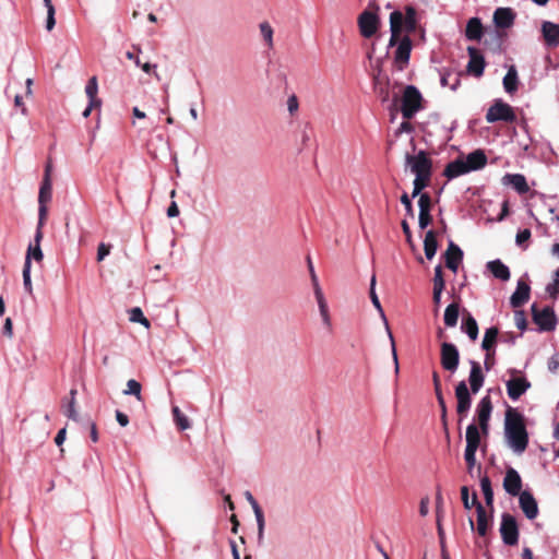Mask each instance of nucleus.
I'll use <instances>...</instances> for the list:
<instances>
[{
    "label": "nucleus",
    "mask_w": 559,
    "mask_h": 559,
    "mask_svg": "<svg viewBox=\"0 0 559 559\" xmlns=\"http://www.w3.org/2000/svg\"><path fill=\"white\" fill-rule=\"evenodd\" d=\"M504 436L509 447L518 454L528 445V432L524 416L515 408L508 407L504 417Z\"/></svg>",
    "instance_id": "f257e3e1"
},
{
    "label": "nucleus",
    "mask_w": 559,
    "mask_h": 559,
    "mask_svg": "<svg viewBox=\"0 0 559 559\" xmlns=\"http://www.w3.org/2000/svg\"><path fill=\"white\" fill-rule=\"evenodd\" d=\"M404 10V13L395 10L390 14L389 47L397 44L403 32L409 36L418 29L417 10L413 5H406Z\"/></svg>",
    "instance_id": "f03ea898"
},
{
    "label": "nucleus",
    "mask_w": 559,
    "mask_h": 559,
    "mask_svg": "<svg viewBox=\"0 0 559 559\" xmlns=\"http://www.w3.org/2000/svg\"><path fill=\"white\" fill-rule=\"evenodd\" d=\"M379 10V4L376 1H371L369 2L367 9L359 14L357 24L362 37L371 38L379 31L381 24Z\"/></svg>",
    "instance_id": "7ed1b4c3"
},
{
    "label": "nucleus",
    "mask_w": 559,
    "mask_h": 559,
    "mask_svg": "<svg viewBox=\"0 0 559 559\" xmlns=\"http://www.w3.org/2000/svg\"><path fill=\"white\" fill-rule=\"evenodd\" d=\"M402 116L406 120H411L421 108L423 97L420 92L414 85H407L403 92L402 98Z\"/></svg>",
    "instance_id": "20e7f679"
},
{
    "label": "nucleus",
    "mask_w": 559,
    "mask_h": 559,
    "mask_svg": "<svg viewBox=\"0 0 559 559\" xmlns=\"http://www.w3.org/2000/svg\"><path fill=\"white\" fill-rule=\"evenodd\" d=\"M515 120L516 116L513 108L501 99H496L486 114V121L489 123L497 121L514 122Z\"/></svg>",
    "instance_id": "39448f33"
},
{
    "label": "nucleus",
    "mask_w": 559,
    "mask_h": 559,
    "mask_svg": "<svg viewBox=\"0 0 559 559\" xmlns=\"http://www.w3.org/2000/svg\"><path fill=\"white\" fill-rule=\"evenodd\" d=\"M440 364L442 368L451 373L457 370L460 364V352L457 347L449 342H443L440 346Z\"/></svg>",
    "instance_id": "423d86ee"
},
{
    "label": "nucleus",
    "mask_w": 559,
    "mask_h": 559,
    "mask_svg": "<svg viewBox=\"0 0 559 559\" xmlns=\"http://www.w3.org/2000/svg\"><path fill=\"white\" fill-rule=\"evenodd\" d=\"M405 159L415 175L431 176L432 160L425 151H419L416 155L406 154Z\"/></svg>",
    "instance_id": "0eeeda50"
},
{
    "label": "nucleus",
    "mask_w": 559,
    "mask_h": 559,
    "mask_svg": "<svg viewBox=\"0 0 559 559\" xmlns=\"http://www.w3.org/2000/svg\"><path fill=\"white\" fill-rule=\"evenodd\" d=\"M456 413L459 415V424L467 416L472 405V392L465 381H460L455 386Z\"/></svg>",
    "instance_id": "6e6552de"
},
{
    "label": "nucleus",
    "mask_w": 559,
    "mask_h": 559,
    "mask_svg": "<svg viewBox=\"0 0 559 559\" xmlns=\"http://www.w3.org/2000/svg\"><path fill=\"white\" fill-rule=\"evenodd\" d=\"M500 534L503 543L509 546H514L519 542V527L516 520L509 513H503L501 516Z\"/></svg>",
    "instance_id": "1a4fd4ad"
},
{
    "label": "nucleus",
    "mask_w": 559,
    "mask_h": 559,
    "mask_svg": "<svg viewBox=\"0 0 559 559\" xmlns=\"http://www.w3.org/2000/svg\"><path fill=\"white\" fill-rule=\"evenodd\" d=\"M532 317L542 331L555 330L557 320L552 308L545 307L543 310H539L534 304L532 306Z\"/></svg>",
    "instance_id": "9d476101"
},
{
    "label": "nucleus",
    "mask_w": 559,
    "mask_h": 559,
    "mask_svg": "<svg viewBox=\"0 0 559 559\" xmlns=\"http://www.w3.org/2000/svg\"><path fill=\"white\" fill-rule=\"evenodd\" d=\"M396 50L394 52V62L397 64L399 70H403L409 61L412 51V39L408 35L400 36V40L395 45Z\"/></svg>",
    "instance_id": "9b49d317"
},
{
    "label": "nucleus",
    "mask_w": 559,
    "mask_h": 559,
    "mask_svg": "<svg viewBox=\"0 0 559 559\" xmlns=\"http://www.w3.org/2000/svg\"><path fill=\"white\" fill-rule=\"evenodd\" d=\"M467 53L469 57V61L467 63V71L475 75L476 78H479L483 75L486 61L484 56L480 53V51L475 47H467Z\"/></svg>",
    "instance_id": "f8f14e48"
},
{
    "label": "nucleus",
    "mask_w": 559,
    "mask_h": 559,
    "mask_svg": "<svg viewBox=\"0 0 559 559\" xmlns=\"http://www.w3.org/2000/svg\"><path fill=\"white\" fill-rule=\"evenodd\" d=\"M491 412H492L491 399L489 395H486L479 401L477 408H476L479 428L481 429L483 433H485V435L488 432V424H489Z\"/></svg>",
    "instance_id": "ddd939ff"
},
{
    "label": "nucleus",
    "mask_w": 559,
    "mask_h": 559,
    "mask_svg": "<svg viewBox=\"0 0 559 559\" xmlns=\"http://www.w3.org/2000/svg\"><path fill=\"white\" fill-rule=\"evenodd\" d=\"M530 388L531 382L524 377H515L507 381V392L513 401L519 400Z\"/></svg>",
    "instance_id": "4468645a"
},
{
    "label": "nucleus",
    "mask_w": 559,
    "mask_h": 559,
    "mask_svg": "<svg viewBox=\"0 0 559 559\" xmlns=\"http://www.w3.org/2000/svg\"><path fill=\"white\" fill-rule=\"evenodd\" d=\"M503 488L509 495L513 497L520 496L522 492V478L520 474L512 467H509L506 472V476L503 478Z\"/></svg>",
    "instance_id": "2eb2a0df"
},
{
    "label": "nucleus",
    "mask_w": 559,
    "mask_h": 559,
    "mask_svg": "<svg viewBox=\"0 0 559 559\" xmlns=\"http://www.w3.org/2000/svg\"><path fill=\"white\" fill-rule=\"evenodd\" d=\"M520 508L522 509L525 516L530 520H534L538 515L537 501L533 493L524 490L519 496Z\"/></svg>",
    "instance_id": "dca6fc26"
},
{
    "label": "nucleus",
    "mask_w": 559,
    "mask_h": 559,
    "mask_svg": "<svg viewBox=\"0 0 559 559\" xmlns=\"http://www.w3.org/2000/svg\"><path fill=\"white\" fill-rule=\"evenodd\" d=\"M445 266L456 273L460 263L463 260V251L453 241H450L447 251L443 254Z\"/></svg>",
    "instance_id": "f3484780"
},
{
    "label": "nucleus",
    "mask_w": 559,
    "mask_h": 559,
    "mask_svg": "<svg viewBox=\"0 0 559 559\" xmlns=\"http://www.w3.org/2000/svg\"><path fill=\"white\" fill-rule=\"evenodd\" d=\"M471 372L468 377L469 390L473 394L479 392L481 386L484 385L485 374L483 372L481 366L478 361L471 360Z\"/></svg>",
    "instance_id": "a211bd4d"
},
{
    "label": "nucleus",
    "mask_w": 559,
    "mask_h": 559,
    "mask_svg": "<svg viewBox=\"0 0 559 559\" xmlns=\"http://www.w3.org/2000/svg\"><path fill=\"white\" fill-rule=\"evenodd\" d=\"M531 296V287L523 280L518 282V286L515 292L512 294L510 298V304L513 308H520L524 304H526Z\"/></svg>",
    "instance_id": "6ab92c4d"
},
{
    "label": "nucleus",
    "mask_w": 559,
    "mask_h": 559,
    "mask_svg": "<svg viewBox=\"0 0 559 559\" xmlns=\"http://www.w3.org/2000/svg\"><path fill=\"white\" fill-rule=\"evenodd\" d=\"M472 504H475L477 513V533L485 536L488 531V516L484 506L478 501L476 492L472 496Z\"/></svg>",
    "instance_id": "aec40b11"
},
{
    "label": "nucleus",
    "mask_w": 559,
    "mask_h": 559,
    "mask_svg": "<svg viewBox=\"0 0 559 559\" xmlns=\"http://www.w3.org/2000/svg\"><path fill=\"white\" fill-rule=\"evenodd\" d=\"M515 14L510 8H498L493 13V22L499 28H509L513 25Z\"/></svg>",
    "instance_id": "412c9836"
},
{
    "label": "nucleus",
    "mask_w": 559,
    "mask_h": 559,
    "mask_svg": "<svg viewBox=\"0 0 559 559\" xmlns=\"http://www.w3.org/2000/svg\"><path fill=\"white\" fill-rule=\"evenodd\" d=\"M542 33L548 46L559 45V25L549 21H545L542 25Z\"/></svg>",
    "instance_id": "4be33fe9"
},
{
    "label": "nucleus",
    "mask_w": 559,
    "mask_h": 559,
    "mask_svg": "<svg viewBox=\"0 0 559 559\" xmlns=\"http://www.w3.org/2000/svg\"><path fill=\"white\" fill-rule=\"evenodd\" d=\"M502 180L504 185H511L521 194L530 190L526 178L521 174H507Z\"/></svg>",
    "instance_id": "5701e85b"
},
{
    "label": "nucleus",
    "mask_w": 559,
    "mask_h": 559,
    "mask_svg": "<svg viewBox=\"0 0 559 559\" xmlns=\"http://www.w3.org/2000/svg\"><path fill=\"white\" fill-rule=\"evenodd\" d=\"M245 497L248 500V502L251 504V507L254 511V515H255L257 523H258V535H259V538L261 539L263 537L264 523H265L263 511L250 491H246Z\"/></svg>",
    "instance_id": "b1692460"
},
{
    "label": "nucleus",
    "mask_w": 559,
    "mask_h": 559,
    "mask_svg": "<svg viewBox=\"0 0 559 559\" xmlns=\"http://www.w3.org/2000/svg\"><path fill=\"white\" fill-rule=\"evenodd\" d=\"M467 173H469V170L465 162L462 159H455L447 165L443 175L449 179H453Z\"/></svg>",
    "instance_id": "393cba45"
},
{
    "label": "nucleus",
    "mask_w": 559,
    "mask_h": 559,
    "mask_svg": "<svg viewBox=\"0 0 559 559\" xmlns=\"http://www.w3.org/2000/svg\"><path fill=\"white\" fill-rule=\"evenodd\" d=\"M484 27L480 19L472 17L468 20L465 28V36L469 40H480Z\"/></svg>",
    "instance_id": "a878e982"
},
{
    "label": "nucleus",
    "mask_w": 559,
    "mask_h": 559,
    "mask_svg": "<svg viewBox=\"0 0 559 559\" xmlns=\"http://www.w3.org/2000/svg\"><path fill=\"white\" fill-rule=\"evenodd\" d=\"M468 170H477L483 168L487 164V156L481 150H476L469 153L464 160Z\"/></svg>",
    "instance_id": "bb28decb"
},
{
    "label": "nucleus",
    "mask_w": 559,
    "mask_h": 559,
    "mask_svg": "<svg viewBox=\"0 0 559 559\" xmlns=\"http://www.w3.org/2000/svg\"><path fill=\"white\" fill-rule=\"evenodd\" d=\"M487 269L498 280H501L504 282L510 280V276H511L510 270L500 260H493V261L488 262Z\"/></svg>",
    "instance_id": "cd10ccee"
},
{
    "label": "nucleus",
    "mask_w": 559,
    "mask_h": 559,
    "mask_svg": "<svg viewBox=\"0 0 559 559\" xmlns=\"http://www.w3.org/2000/svg\"><path fill=\"white\" fill-rule=\"evenodd\" d=\"M43 230H36L35 234V245H29L26 253L25 261L31 262V259L36 260L37 262H40L44 258L43 251L40 249V241L43 239Z\"/></svg>",
    "instance_id": "c85d7f7f"
},
{
    "label": "nucleus",
    "mask_w": 559,
    "mask_h": 559,
    "mask_svg": "<svg viewBox=\"0 0 559 559\" xmlns=\"http://www.w3.org/2000/svg\"><path fill=\"white\" fill-rule=\"evenodd\" d=\"M462 331L468 335L472 341H476L478 336V324L474 317L469 312H465L462 326Z\"/></svg>",
    "instance_id": "c756f323"
},
{
    "label": "nucleus",
    "mask_w": 559,
    "mask_h": 559,
    "mask_svg": "<svg viewBox=\"0 0 559 559\" xmlns=\"http://www.w3.org/2000/svg\"><path fill=\"white\" fill-rule=\"evenodd\" d=\"M438 249L437 234L433 230H428L424 239V251L428 260H431Z\"/></svg>",
    "instance_id": "7c9ffc66"
},
{
    "label": "nucleus",
    "mask_w": 559,
    "mask_h": 559,
    "mask_svg": "<svg viewBox=\"0 0 559 559\" xmlns=\"http://www.w3.org/2000/svg\"><path fill=\"white\" fill-rule=\"evenodd\" d=\"M519 78L514 66H511L503 78V87L508 94H513L518 91Z\"/></svg>",
    "instance_id": "2f4dec72"
},
{
    "label": "nucleus",
    "mask_w": 559,
    "mask_h": 559,
    "mask_svg": "<svg viewBox=\"0 0 559 559\" xmlns=\"http://www.w3.org/2000/svg\"><path fill=\"white\" fill-rule=\"evenodd\" d=\"M480 443L479 429L475 424H471L466 428V448L467 450L478 449Z\"/></svg>",
    "instance_id": "473e14b6"
},
{
    "label": "nucleus",
    "mask_w": 559,
    "mask_h": 559,
    "mask_svg": "<svg viewBox=\"0 0 559 559\" xmlns=\"http://www.w3.org/2000/svg\"><path fill=\"white\" fill-rule=\"evenodd\" d=\"M314 296H316V299H317V302L319 306V310H320V314L322 317L323 323L330 328L331 326V318H330L328 304L325 301L322 289L318 288L317 290H314Z\"/></svg>",
    "instance_id": "72a5a7b5"
},
{
    "label": "nucleus",
    "mask_w": 559,
    "mask_h": 559,
    "mask_svg": "<svg viewBox=\"0 0 559 559\" xmlns=\"http://www.w3.org/2000/svg\"><path fill=\"white\" fill-rule=\"evenodd\" d=\"M76 393H78L76 389H72L70 391V400L69 401L63 400L62 401V405H61L63 414L68 418L73 419V420L78 419V413L75 411V396H76Z\"/></svg>",
    "instance_id": "f704fd0d"
},
{
    "label": "nucleus",
    "mask_w": 559,
    "mask_h": 559,
    "mask_svg": "<svg viewBox=\"0 0 559 559\" xmlns=\"http://www.w3.org/2000/svg\"><path fill=\"white\" fill-rule=\"evenodd\" d=\"M460 314V306L457 302L450 304L444 311V324L449 328H453L457 323Z\"/></svg>",
    "instance_id": "c9c22d12"
},
{
    "label": "nucleus",
    "mask_w": 559,
    "mask_h": 559,
    "mask_svg": "<svg viewBox=\"0 0 559 559\" xmlns=\"http://www.w3.org/2000/svg\"><path fill=\"white\" fill-rule=\"evenodd\" d=\"M499 334V330L496 326H491L486 330L483 342H481V348L486 352H490L493 346L496 345L497 337Z\"/></svg>",
    "instance_id": "e433bc0d"
},
{
    "label": "nucleus",
    "mask_w": 559,
    "mask_h": 559,
    "mask_svg": "<svg viewBox=\"0 0 559 559\" xmlns=\"http://www.w3.org/2000/svg\"><path fill=\"white\" fill-rule=\"evenodd\" d=\"M51 178H44L40 185L38 203H48L51 200Z\"/></svg>",
    "instance_id": "4c0bfd02"
},
{
    "label": "nucleus",
    "mask_w": 559,
    "mask_h": 559,
    "mask_svg": "<svg viewBox=\"0 0 559 559\" xmlns=\"http://www.w3.org/2000/svg\"><path fill=\"white\" fill-rule=\"evenodd\" d=\"M85 93L88 97V102L102 104V99L97 97L98 82L96 76H92L85 86Z\"/></svg>",
    "instance_id": "58836bf2"
},
{
    "label": "nucleus",
    "mask_w": 559,
    "mask_h": 559,
    "mask_svg": "<svg viewBox=\"0 0 559 559\" xmlns=\"http://www.w3.org/2000/svg\"><path fill=\"white\" fill-rule=\"evenodd\" d=\"M480 487H481V491H483L484 497H485L486 504L488 507L492 508L493 490H492V487H491L490 478L488 476L481 477V479H480Z\"/></svg>",
    "instance_id": "ea45409f"
},
{
    "label": "nucleus",
    "mask_w": 559,
    "mask_h": 559,
    "mask_svg": "<svg viewBox=\"0 0 559 559\" xmlns=\"http://www.w3.org/2000/svg\"><path fill=\"white\" fill-rule=\"evenodd\" d=\"M441 85L442 86H449L451 90H456L457 86L460 85L461 83V80H460V74L457 73H452V72H449V71H444L442 74H441Z\"/></svg>",
    "instance_id": "a19ab883"
},
{
    "label": "nucleus",
    "mask_w": 559,
    "mask_h": 559,
    "mask_svg": "<svg viewBox=\"0 0 559 559\" xmlns=\"http://www.w3.org/2000/svg\"><path fill=\"white\" fill-rule=\"evenodd\" d=\"M173 416L179 430H186L190 428L189 419L182 414L178 406L173 407Z\"/></svg>",
    "instance_id": "79ce46f5"
},
{
    "label": "nucleus",
    "mask_w": 559,
    "mask_h": 559,
    "mask_svg": "<svg viewBox=\"0 0 559 559\" xmlns=\"http://www.w3.org/2000/svg\"><path fill=\"white\" fill-rule=\"evenodd\" d=\"M141 390H142V385L140 382H138L136 380L134 379H130L128 382H127V389L123 391V394H130V395H134L136 397L138 401L142 402L143 401V397H142V393H141Z\"/></svg>",
    "instance_id": "37998d69"
},
{
    "label": "nucleus",
    "mask_w": 559,
    "mask_h": 559,
    "mask_svg": "<svg viewBox=\"0 0 559 559\" xmlns=\"http://www.w3.org/2000/svg\"><path fill=\"white\" fill-rule=\"evenodd\" d=\"M415 180H414V189H413V193H412V197L415 198L417 197L418 194H421V190H424L430 182V178L431 176H424V175H415Z\"/></svg>",
    "instance_id": "c03bdc74"
},
{
    "label": "nucleus",
    "mask_w": 559,
    "mask_h": 559,
    "mask_svg": "<svg viewBox=\"0 0 559 559\" xmlns=\"http://www.w3.org/2000/svg\"><path fill=\"white\" fill-rule=\"evenodd\" d=\"M43 1L45 3V7L47 8L46 29L48 32H50V31H52V28L55 27V24H56V20H55L56 10L52 4V0H43Z\"/></svg>",
    "instance_id": "a18cd8bd"
},
{
    "label": "nucleus",
    "mask_w": 559,
    "mask_h": 559,
    "mask_svg": "<svg viewBox=\"0 0 559 559\" xmlns=\"http://www.w3.org/2000/svg\"><path fill=\"white\" fill-rule=\"evenodd\" d=\"M261 35L269 48H273V28L269 22H262L259 25Z\"/></svg>",
    "instance_id": "49530a36"
},
{
    "label": "nucleus",
    "mask_w": 559,
    "mask_h": 559,
    "mask_svg": "<svg viewBox=\"0 0 559 559\" xmlns=\"http://www.w3.org/2000/svg\"><path fill=\"white\" fill-rule=\"evenodd\" d=\"M374 286H376V275H372L371 277V281H370V299L373 304V306L377 308V310L379 311L380 316L385 320V314H384V311L382 309V306L380 304V300L376 294V289H374Z\"/></svg>",
    "instance_id": "de8ad7c7"
},
{
    "label": "nucleus",
    "mask_w": 559,
    "mask_h": 559,
    "mask_svg": "<svg viewBox=\"0 0 559 559\" xmlns=\"http://www.w3.org/2000/svg\"><path fill=\"white\" fill-rule=\"evenodd\" d=\"M546 293L552 298L557 299L559 296V267L555 272V278L546 286Z\"/></svg>",
    "instance_id": "09e8293b"
},
{
    "label": "nucleus",
    "mask_w": 559,
    "mask_h": 559,
    "mask_svg": "<svg viewBox=\"0 0 559 559\" xmlns=\"http://www.w3.org/2000/svg\"><path fill=\"white\" fill-rule=\"evenodd\" d=\"M130 320L132 322H138L144 325L145 328L150 326V321L144 317L143 311L139 308H132L130 311Z\"/></svg>",
    "instance_id": "8fccbe9b"
},
{
    "label": "nucleus",
    "mask_w": 559,
    "mask_h": 559,
    "mask_svg": "<svg viewBox=\"0 0 559 559\" xmlns=\"http://www.w3.org/2000/svg\"><path fill=\"white\" fill-rule=\"evenodd\" d=\"M432 282H433V288L444 289L445 282H444L443 270H442L441 265H437L435 267V276H433Z\"/></svg>",
    "instance_id": "3c124183"
},
{
    "label": "nucleus",
    "mask_w": 559,
    "mask_h": 559,
    "mask_svg": "<svg viewBox=\"0 0 559 559\" xmlns=\"http://www.w3.org/2000/svg\"><path fill=\"white\" fill-rule=\"evenodd\" d=\"M437 397V401H438V404L440 406V409H441V421H442V425L445 429V431H448V419H447V405H445V402H444V397H443V394H437L436 395ZM449 432H447L448 435Z\"/></svg>",
    "instance_id": "603ef678"
},
{
    "label": "nucleus",
    "mask_w": 559,
    "mask_h": 559,
    "mask_svg": "<svg viewBox=\"0 0 559 559\" xmlns=\"http://www.w3.org/2000/svg\"><path fill=\"white\" fill-rule=\"evenodd\" d=\"M23 282L24 287L28 293H32V282H31V262L25 261L24 267H23Z\"/></svg>",
    "instance_id": "864d4df0"
},
{
    "label": "nucleus",
    "mask_w": 559,
    "mask_h": 559,
    "mask_svg": "<svg viewBox=\"0 0 559 559\" xmlns=\"http://www.w3.org/2000/svg\"><path fill=\"white\" fill-rule=\"evenodd\" d=\"M419 211L430 212L432 203L428 193H421L418 200Z\"/></svg>",
    "instance_id": "5fc2aeb1"
},
{
    "label": "nucleus",
    "mask_w": 559,
    "mask_h": 559,
    "mask_svg": "<svg viewBox=\"0 0 559 559\" xmlns=\"http://www.w3.org/2000/svg\"><path fill=\"white\" fill-rule=\"evenodd\" d=\"M514 322L518 329L521 331L526 329L527 321L523 310H515L514 312Z\"/></svg>",
    "instance_id": "6e6d98bb"
},
{
    "label": "nucleus",
    "mask_w": 559,
    "mask_h": 559,
    "mask_svg": "<svg viewBox=\"0 0 559 559\" xmlns=\"http://www.w3.org/2000/svg\"><path fill=\"white\" fill-rule=\"evenodd\" d=\"M47 213H48L47 203H39L38 225H37V229L36 230H41L43 229V226L45 225V222H46V218H47Z\"/></svg>",
    "instance_id": "4d7b16f0"
},
{
    "label": "nucleus",
    "mask_w": 559,
    "mask_h": 559,
    "mask_svg": "<svg viewBox=\"0 0 559 559\" xmlns=\"http://www.w3.org/2000/svg\"><path fill=\"white\" fill-rule=\"evenodd\" d=\"M374 88L379 97L381 98L382 103H385L389 100L390 93L389 88L385 85H381V83L377 80L374 83Z\"/></svg>",
    "instance_id": "13d9d810"
},
{
    "label": "nucleus",
    "mask_w": 559,
    "mask_h": 559,
    "mask_svg": "<svg viewBox=\"0 0 559 559\" xmlns=\"http://www.w3.org/2000/svg\"><path fill=\"white\" fill-rule=\"evenodd\" d=\"M464 459L467 464V469H468V472H471L476 464V450L465 449Z\"/></svg>",
    "instance_id": "bf43d9fd"
},
{
    "label": "nucleus",
    "mask_w": 559,
    "mask_h": 559,
    "mask_svg": "<svg viewBox=\"0 0 559 559\" xmlns=\"http://www.w3.org/2000/svg\"><path fill=\"white\" fill-rule=\"evenodd\" d=\"M110 250L111 245L100 242L97 248V261H103L110 253Z\"/></svg>",
    "instance_id": "052dcab7"
},
{
    "label": "nucleus",
    "mask_w": 559,
    "mask_h": 559,
    "mask_svg": "<svg viewBox=\"0 0 559 559\" xmlns=\"http://www.w3.org/2000/svg\"><path fill=\"white\" fill-rule=\"evenodd\" d=\"M431 221L432 216L430 215V212L419 211L418 224L421 229L427 228Z\"/></svg>",
    "instance_id": "680f3d73"
},
{
    "label": "nucleus",
    "mask_w": 559,
    "mask_h": 559,
    "mask_svg": "<svg viewBox=\"0 0 559 559\" xmlns=\"http://www.w3.org/2000/svg\"><path fill=\"white\" fill-rule=\"evenodd\" d=\"M401 202L405 206L406 215L413 218L414 217V209H413L412 201L407 193H403L401 195Z\"/></svg>",
    "instance_id": "e2e57ef3"
},
{
    "label": "nucleus",
    "mask_w": 559,
    "mask_h": 559,
    "mask_svg": "<svg viewBox=\"0 0 559 559\" xmlns=\"http://www.w3.org/2000/svg\"><path fill=\"white\" fill-rule=\"evenodd\" d=\"M461 499L465 509L469 510L471 508L475 507V504H472V499L469 500L468 487L463 486L461 488Z\"/></svg>",
    "instance_id": "0e129e2a"
},
{
    "label": "nucleus",
    "mask_w": 559,
    "mask_h": 559,
    "mask_svg": "<svg viewBox=\"0 0 559 559\" xmlns=\"http://www.w3.org/2000/svg\"><path fill=\"white\" fill-rule=\"evenodd\" d=\"M307 262H308V267H309V273H310L313 290H317L318 288H321V287H320V284H319V281H318V276H317V274L314 272V269H313V265H312L310 257L307 258Z\"/></svg>",
    "instance_id": "69168bd1"
},
{
    "label": "nucleus",
    "mask_w": 559,
    "mask_h": 559,
    "mask_svg": "<svg viewBox=\"0 0 559 559\" xmlns=\"http://www.w3.org/2000/svg\"><path fill=\"white\" fill-rule=\"evenodd\" d=\"M531 238V230L525 228V229H522L520 230L518 234H516V243L519 246H522L523 243H525L528 239Z\"/></svg>",
    "instance_id": "338daca9"
},
{
    "label": "nucleus",
    "mask_w": 559,
    "mask_h": 559,
    "mask_svg": "<svg viewBox=\"0 0 559 559\" xmlns=\"http://www.w3.org/2000/svg\"><path fill=\"white\" fill-rule=\"evenodd\" d=\"M287 107H288V111L290 114H294L295 111L298 110V99L295 95H292L288 100H287Z\"/></svg>",
    "instance_id": "774afa93"
}]
</instances>
